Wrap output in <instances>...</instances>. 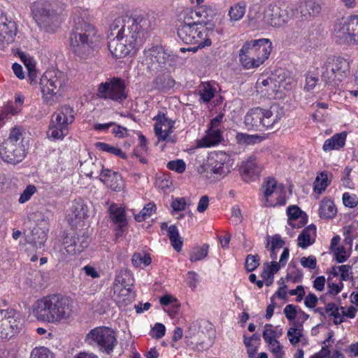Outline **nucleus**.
Here are the masks:
<instances>
[{
  "instance_id": "c9c22d12",
  "label": "nucleus",
  "mask_w": 358,
  "mask_h": 358,
  "mask_svg": "<svg viewBox=\"0 0 358 358\" xmlns=\"http://www.w3.org/2000/svg\"><path fill=\"white\" fill-rule=\"evenodd\" d=\"M346 137L347 133L345 131L334 134L324 141L322 147L324 151L327 152L343 148L345 145Z\"/></svg>"
},
{
  "instance_id": "e433bc0d",
  "label": "nucleus",
  "mask_w": 358,
  "mask_h": 358,
  "mask_svg": "<svg viewBox=\"0 0 358 358\" xmlns=\"http://www.w3.org/2000/svg\"><path fill=\"white\" fill-rule=\"evenodd\" d=\"M337 213L336 207L333 201L329 199H323L320 205L319 215L323 219H332Z\"/></svg>"
},
{
  "instance_id": "a211bd4d",
  "label": "nucleus",
  "mask_w": 358,
  "mask_h": 358,
  "mask_svg": "<svg viewBox=\"0 0 358 358\" xmlns=\"http://www.w3.org/2000/svg\"><path fill=\"white\" fill-rule=\"evenodd\" d=\"M34 215L42 217V214L39 212L35 213ZM48 231V220L43 216L41 222L34 227L29 234L26 235V240L36 250H43Z\"/></svg>"
},
{
  "instance_id": "6ab92c4d",
  "label": "nucleus",
  "mask_w": 358,
  "mask_h": 358,
  "mask_svg": "<svg viewBox=\"0 0 358 358\" xmlns=\"http://www.w3.org/2000/svg\"><path fill=\"white\" fill-rule=\"evenodd\" d=\"M245 44L250 52V55L254 57L258 66L268 58L272 50V43L267 38L252 40L247 41Z\"/></svg>"
},
{
  "instance_id": "1a4fd4ad",
  "label": "nucleus",
  "mask_w": 358,
  "mask_h": 358,
  "mask_svg": "<svg viewBox=\"0 0 358 358\" xmlns=\"http://www.w3.org/2000/svg\"><path fill=\"white\" fill-rule=\"evenodd\" d=\"M321 78L326 85H337L350 73L349 62L344 58H329L322 67Z\"/></svg>"
},
{
  "instance_id": "8fccbe9b",
  "label": "nucleus",
  "mask_w": 358,
  "mask_h": 358,
  "mask_svg": "<svg viewBox=\"0 0 358 358\" xmlns=\"http://www.w3.org/2000/svg\"><path fill=\"white\" fill-rule=\"evenodd\" d=\"M260 258L258 255H248L245 262V267L248 272L255 271L259 265Z\"/></svg>"
},
{
  "instance_id": "b1692460",
  "label": "nucleus",
  "mask_w": 358,
  "mask_h": 358,
  "mask_svg": "<svg viewBox=\"0 0 358 358\" xmlns=\"http://www.w3.org/2000/svg\"><path fill=\"white\" fill-rule=\"evenodd\" d=\"M108 41V50L115 58H123L131 52H135L138 48L132 45L124 42L123 39L118 38V36H110Z\"/></svg>"
},
{
  "instance_id": "2f4dec72",
  "label": "nucleus",
  "mask_w": 358,
  "mask_h": 358,
  "mask_svg": "<svg viewBox=\"0 0 358 358\" xmlns=\"http://www.w3.org/2000/svg\"><path fill=\"white\" fill-rule=\"evenodd\" d=\"M257 87L260 89L262 93L268 96L275 94L279 88V82L275 78H260L257 82Z\"/></svg>"
},
{
  "instance_id": "2eb2a0df",
  "label": "nucleus",
  "mask_w": 358,
  "mask_h": 358,
  "mask_svg": "<svg viewBox=\"0 0 358 358\" xmlns=\"http://www.w3.org/2000/svg\"><path fill=\"white\" fill-rule=\"evenodd\" d=\"M234 160L224 152L212 153L208 157L206 169L217 178H222L229 173L232 169Z\"/></svg>"
},
{
  "instance_id": "f03ea898",
  "label": "nucleus",
  "mask_w": 358,
  "mask_h": 358,
  "mask_svg": "<svg viewBox=\"0 0 358 358\" xmlns=\"http://www.w3.org/2000/svg\"><path fill=\"white\" fill-rule=\"evenodd\" d=\"M180 24L178 27L179 38L186 44L195 45L188 48H181L180 51L196 52L199 49L209 47L212 44L210 36L213 34L211 27H203L192 22L184 20L183 17L178 15Z\"/></svg>"
},
{
  "instance_id": "58836bf2",
  "label": "nucleus",
  "mask_w": 358,
  "mask_h": 358,
  "mask_svg": "<svg viewBox=\"0 0 358 358\" xmlns=\"http://www.w3.org/2000/svg\"><path fill=\"white\" fill-rule=\"evenodd\" d=\"M316 234V227L311 224L303 229L298 237V245L302 248H306L313 244L311 237Z\"/></svg>"
},
{
  "instance_id": "dca6fc26",
  "label": "nucleus",
  "mask_w": 358,
  "mask_h": 358,
  "mask_svg": "<svg viewBox=\"0 0 358 358\" xmlns=\"http://www.w3.org/2000/svg\"><path fill=\"white\" fill-rule=\"evenodd\" d=\"M184 20L192 22L197 25L208 27L207 25L215 15V10L211 6H195L194 9L185 8L178 14Z\"/></svg>"
},
{
  "instance_id": "c756f323",
  "label": "nucleus",
  "mask_w": 358,
  "mask_h": 358,
  "mask_svg": "<svg viewBox=\"0 0 358 358\" xmlns=\"http://www.w3.org/2000/svg\"><path fill=\"white\" fill-rule=\"evenodd\" d=\"M80 169L81 172H83L86 176L90 178H101V173L105 170L99 160L96 159L93 160L92 158L82 162L80 164Z\"/></svg>"
},
{
  "instance_id": "c03bdc74",
  "label": "nucleus",
  "mask_w": 358,
  "mask_h": 358,
  "mask_svg": "<svg viewBox=\"0 0 358 358\" xmlns=\"http://www.w3.org/2000/svg\"><path fill=\"white\" fill-rule=\"evenodd\" d=\"M330 184L328 180L327 174L324 172L320 173L315 178L313 182L314 190L321 194Z\"/></svg>"
},
{
  "instance_id": "e2e57ef3",
  "label": "nucleus",
  "mask_w": 358,
  "mask_h": 358,
  "mask_svg": "<svg viewBox=\"0 0 358 358\" xmlns=\"http://www.w3.org/2000/svg\"><path fill=\"white\" fill-rule=\"evenodd\" d=\"M283 312L289 320H294L296 317V306L293 304H288L284 308Z\"/></svg>"
},
{
  "instance_id": "aec40b11",
  "label": "nucleus",
  "mask_w": 358,
  "mask_h": 358,
  "mask_svg": "<svg viewBox=\"0 0 358 358\" xmlns=\"http://www.w3.org/2000/svg\"><path fill=\"white\" fill-rule=\"evenodd\" d=\"M53 294L36 300L32 306V313L38 320L52 323L53 313Z\"/></svg>"
},
{
  "instance_id": "49530a36",
  "label": "nucleus",
  "mask_w": 358,
  "mask_h": 358,
  "mask_svg": "<svg viewBox=\"0 0 358 358\" xmlns=\"http://www.w3.org/2000/svg\"><path fill=\"white\" fill-rule=\"evenodd\" d=\"M208 245L204 244L201 247L194 248L190 254L189 260L194 262L204 259L208 255Z\"/></svg>"
},
{
  "instance_id": "393cba45",
  "label": "nucleus",
  "mask_w": 358,
  "mask_h": 358,
  "mask_svg": "<svg viewBox=\"0 0 358 358\" xmlns=\"http://www.w3.org/2000/svg\"><path fill=\"white\" fill-rule=\"evenodd\" d=\"M89 206L81 198L73 201L69 214V222L71 225L83 221L89 216Z\"/></svg>"
},
{
  "instance_id": "7c9ffc66",
  "label": "nucleus",
  "mask_w": 358,
  "mask_h": 358,
  "mask_svg": "<svg viewBox=\"0 0 358 358\" xmlns=\"http://www.w3.org/2000/svg\"><path fill=\"white\" fill-rule=\"evenodd\" d=\"M131 287L132 285L128 287L113 289L114 295H116L115 300L120 306H125L134 300L136 294Z\"/></svg>"
},
{
  "instance_id": "473e14b6",
  "label": "nucleus",
  "mask_w": 358,
  "mask_h": 358,
  "mask_svg": "<svg viewBox=\"0 0 358 358\" xmlns=\"http://www.w3.org/2000/svg\"><path fill=\"white\" fill-rule=\"evenodd\" d=\"M2 312L6 313V314H2L3 317L7 319V322H9L10 324H12V330L14 334L20 332L24 325V319L22 317L20 314L13 309L10 310H2Z\"/></svg>"
},
{
  "instance_id": "a878e982",
  "label": "nucleus",
  "mask_w": 358,
  "mask_h": 358,
  "mask_svg": "<svg viewBox=\"0 0 358 358\" xmlns=\"http://www.w3.org/2000/svg\"><path fill=\"white\" fill-rule=\"evenodd\" d=\"M108 210L111 220L116 225V236H121L128 224L125 210L117 204H112Z\"/></svg>"
},
{
  "instance_id": "a18cd8bd",
  "label": "nucleus",
  "mask_w": 358,
  "mask_h": 358,
  "mask_svg": "<svg viewBox=\"0 0 358 358\" xmlns=\"http://www.w3.org/2000/svg\"><path fill=\"white\" fill-rule=\"evenodd\" d=\"M157 210V206L154 203H148L144 208L135 215L134 219L136 222H141L150 217Z\"/></svg>"
},
{
  "instance_id": "09e8293b",
  "label": "nucleus",
  "mask_w": 358,
  "mask_h": 358,
  "mask_svg": "<svg viewBox=\"0 0 358 358\" xmlns=\"http://www.w3.org/2000/svg\"><path fill=\"white\" fill-rule=\"evenodd\" d=\"M272 325L270 324H266L264 327L265 329L263 332V338L264 340L268 343L271 346H274L278 341L275 339L276 336L275 331L271 329Z\"/></svg>"
},
{
  "instance_id": "f257e3e1",
  "label": "nucleus",
  "mask_w": 358,
  "mask_h": 358,
  "mask_svg": "<svg viewBox=\"0 0 358 358\" xmlns=\"http://www.w3.org/2000/svg\"><path fill=\"white\" fill-rule=\"evenodd\" d=\"M156 27L155 19L148 15H122L110 24V36H118L124 42L138 48L143 43L145 34Z\"/></svg>"
},
{
  "instance_id": "13d9d810",
  "label": "nucleus",
  "mask_w": 358,
  "mask_h": 358,
  "mask_svg": "<svg viewBox=\"0 0 358 358\" xmlns=\"http://www.w3.org/2000/svg\"><path fill=\"white\" fill-rule=\"evenodd\" d=\"M332 252L334 254V257L337 262L342 263L347 260L348 256L346 255V251L343 246H338Z\"/></svg>"
},
{
  "instance_id": "3c124183",
  "label": "nucleus",
  "mask_w": 358,
  "mask_h": 358,
  "mask_svg": "<svg viewBox=\"0 0 358 358\" xmlns=\"http://www.w3.org/2000/svg\"><path fill=\"white\" fill-rule=\"evenodd\" d=\"M259 138L257 135H250L247 134L238 133L236 136V141L240 145H251L255 143Z\"/></svg>"
},
{
  "instance_id": "4c0bfd02",
  "label": "nucleus",
  "mask_w": 358,
  "mask_h": 358,
  "mask_svg": "<svg viewBox=\"0 0 358 358\" xmlns=\"http://www.w3.org/2000/svg\"><path fill=\"white\" fill-rule=\"evenodd\" d=\"M222 140L221 132L218 129H209L206 136L201 141L200 145L202 147H211L218 144Z\"/></svg>"
},
{
  "instance_id": "680f3d73",
  "label": "nucleus",
  "mask_w": 358,
  "mask_h": 358,
  "mask_svg": "<svg viewBox=\"0 0 358 358\" xmlns=\"http://www.w3.org/2000/svg\"><path fill=\"white\" fill-rule=\"evenodd\" d=\"M338 270L341 273V278L342 280H348L352 277L351 266L348 264L341 265L338 266Z\"/></svg>"
},
{
  "instance_id": "79ce46f5",
  "label": "nucleus",
  "mask_w": 358,
  "mask_h": 358,
  "mask_svg": "<svg viewBox=\"0 0 358 358\" xmlns=\"http://www.w3.org/2000/svg\"><path fill=\"white\" fill-rule=\"evenodd\" d=\"M167 232L173 248L178 252L180 251L182 246V241L180 237L177 227L176 225H171L169 227Z\"/></svg>"
},
{
  "instance_id": "774afa93",
  "label": "nucleus",
  "mask_w": 358,
  "mask_h": 358,
  "mask_svg": "<svg viewBox=\"0 0 358 358\" xmlns=\"http://www.w3.org/2000/svg\"><path fill=\"white\" fill-rule=\"evenodd\" d=\"M318 301V298L315 294L309 293L304 299L305 305L309 308H313L316 306Z\"/></svg>"
},
{
  "instance_id": "052dcab7",
  "label": "nucleus",
  "mask_w": 358,
  "mask_h": 358,
  "mask_svg": "<svg viewBox=\"0 0 358 358\" xmlns=\"http://www.w3.org/2000/svg\"><path fill=\"white\" fill-rule=\"evenodd\" d=\"M300 262L303 267L310 269H314L317 265L316 258L313 255L302 257Z\"/></svg>"
},
{
  "instance_id": "412c9836",
  "label": "nucleus",
  "mask_w": 358,
  "mask_h": 358,
  "mask_svg": "<svg viewBox=\"0 0 358 358\" xmlns=\"http://www.w3.org/2000/svg\"><path fill=\"white\" fill-rule=\"evenodd\" d=\"M63 245L69 255H76L88 247V237L84 234H67L63 238Z\"/></svg>"
},
{
  "instance_id": "72a5a7b5",
  "label": "nucleus",
  "mask_w": 358,
  "mask_h": 358,
  "mask_svg": "<svg viewBox=\"0 0 358 358\" xmlns=\"http://www.w3.org/2000/svg\"><path fill=\"white\" fill-rule=\"evenodd\" d=\"M321 11V6L315 1L307 0L301 3L300 13L303 20L317 16Z\"/></svg>"
},
{
  "instance_id": "4be33fe9",
  "label": "nucleus",
  "mask_w": 358,
  "mask_h": 358,
  "mask_svg": "<svg viewBox=\"0 0 358 358\" xmlns=\"http://www.w3.org/2000/svg\"><path fill=\"white\" fill-rule=\"evenodd\" d=\"M154 120L156 121L154 127L155 134L158 142L160 141L173 142L169 135L173 131L174 122L166 117L164 114L155 116Z\"/></svg>"
},
{
  "instance_id": "69168bd1",
  "label": "nucleus",
  "mask_w": 358,
  "mask_h": 358,
  "mask_svg": "<svg viewBox=\"0 0 358 358\" xmlns=\"http://www.w3.org/2000/svg\"><path fill=\"white\" fill-rule=\"evenodd\" d=\"M343 204L349 208L355 207L358 202L356 201L355 197L352 196L349 193L345 192L343 194Z\"/></svg>"
},
{
  "instance_id": "c85d7f7f",
  "label": "nucleus",
  "mask_w": 358,
  "mask_h": 358,
  "mask_svg": "<svg viewBox=\"0 0 358 358\" xmlns=\"http://www.w3.org/2000/svg\"><path fill=\"white\" fill-rule=\"evenodd\" d=\"M264 189V202L266 206H273V202L269 200V197L275 192L279 190L280 192H284L285 186L282 184L278 185L277 181L273 178H267L262 185Z\"/></svg>"
},
{
  "instance_id": "20e7f679",
  "label": "nucleus",
  "mask_w": 358,
  "mask_h": 358,
  "mask_svg": "<svg viewBox=\"0 0 358 358\" xmlns=\"http://www.w3.org/2000/svg\"><path fill=\"white\" fill-rule=\"evenodd\" d=\"M28 141L23 137L22 129L13 128L8 138L0 145V156L6 163L17 164L27 156Z\"/></svg>"
},
{
  "instance_id": "4468645a",
  "label": "nucleus",
  "mask_w": 358,
  "mask_h": 358,
  "mask_svg": "<svg viewBox=\"0 0 358 358\" xmlns=\"http://www.w3.org/2000/svg\"><path fill=\"white\" fill-rule=\"evenodd\" d=\"M97 95L99 98L118 103H122L127 97L124 83L117 78L101 83L98 87Z\"/></svg>"
},
{
  "instance_id": "f704fd0d",
  "label": "nucleus",
  "mask_w": 358,
  "mask_h": 358,
  "mask_svg": "<svg viewBox=\"0 0 358 358\" xmlns=\"http://www.w3.org/2000/svg\"><path fill=\"white\" fill-rule=\"evenodd\" d=\"M199 101L207 103L215 96L217 90L215 83L202 82L198 87Z\"/></svg>"
},
{
  "instance_id": "cd10ccee",
  "label": "nucleus",
  "mask_w": 358,
  "mask_h": 358,
  "mask_svg": "<svg viewBox=\"0 0 358 358\" xmlns=\"http://www.w3.org/2000/svg\"><path fill=\"white\" fill-rule=\"evenodd\" d=\"M240 172L243 180L247 182L255 177H258L261 172V168L257 164L256 157L251 156L247 161L242 162Z\"/></svg>"
},
{
  "instance_id": "5701e85b",
  "label": "nucleus",
  "mask_w": 358,
  "mask_h": 358,
  "mask_svg": "<svg viewBox=\"0 0 358 358\" xmlns=\"http://www.w3.org/2000/svg\"><path fill=\"white\" fill-rule=\"evenodd\" d=\"M16 31L15 22L8 20L5 15H0V49L14 41Z\"/></svg>"
},
{
  "instance_id": "603ef678",
  "label": "nucleus",
  "mask_w": 358,
  "mask_h": 358,
  "mask_svg": "<svg viewBox=\"0 0 358 358\" xmlns=\"http://www.w3.org/2000/svg\"><path fill=\"white\" fill-rule=\"evenodd\" d=\"M30 358H53V355L45 347L35 348L31 352Z\"/></svg>"
},
{
  "instance_id": "bf43d9fd",
  "label": "nucleus",
  "mask_w": 358,
  "mask_h": 358,
  "mask_svg": "<svg viewBox=\"0 0 358 358\" xmlns=\"http://www.w3.org/2000/svg\"><path fill=\"white\" fill-rule=\"evenodd\" d=\"M287 215L289 217V220H296L301 216L302 211L301 209L296 206H292L287 208Z\"/></svg>"
},
{
  "instance_id": "a19ab883",
  "label": "nucleus",
  "mask_w": 358,
  "mask_h": 358,
  "mask_svg": "<svg viewBox=\"0 0 358 358\" xmlns=\"http://www.w3.org/2000/svg\"><path fill=\"white\" fill-rule=\"evenodd\" d=\"M246 11V3L239 1L231 6L229 10V16L231 21H239L243 18Z\"/></svg>"
},
{
  "instance_id": "ea45409f",
  "label": "nucleus",
  "mask_w": 358,
  "mask_h": 358,
  "mask_svg": "<svg viewBox=\"0 0 358 358\" xmlns=\"http://www.w3.org/2000/svg\"><path fill=\"white\" fill-rule=\"evenodd\" d=\"M250 54L247 46L244 44L239 52V60L242 66L247 69L258 67L254 57Z\"/></svg>"
},
{
  "instance_id": "9d476101",
  "label": "nucleus",
  "mask_w": 358,
  "mask_h": 358,
  "mask_svg": "<svg viewBox=\"0 0 358 358\" xmlns=\"http://www.w3.org/2000/svg\"><path fill=\"white\" fill-rule=\"evenodd\" d=\"M333 36L339 44L358 45V15H350L336 23Z\"/></svg>"
},
{
  "instance_id": "864d4df0",
  "label": "nucleus",
  "mask_w": 358,
  "mask_h": 358,
  "mask_svg": "<svg viewBox=\"0 0 358 358\" xmlns=\"http://www.w3.org/2000/svg\"><path fill=\"white\" fill-rule=\"evenodd\" d=\"M302 336L303 334L301 330L295 327H291L287 331V336L289 338V342L293 345H296L300 342V338L302 337Z\"/></svg>"
},
{
  "instance_id": "0e129e2a",
  "label": "nucleus",
  "mask_w": 358,
  "mask_h": 358,
  "mask_svg": "<svg viewBox=\"0 0 358 358\" xmlns=\"http://www.w3.org/2000/svg\"><path fill=\"white\" fill-rule=\"evenodd\" d=\"M186 201L185 198H177L171 203V207L173 211H181L185 210Z\"/></svg>"
},
{
  "instance_id": "ddd939ff",
  "label": "nucleus",
  "mask_w": 358,
  "mask_h": 358,
  "mask_svg": "<svg viewBox=\"0 0 358 358\" xmlns=\"http://www.w3.org/2000/svg\"><path fill=\"white\" fill-rule=\"evenodd\" d=\"M86 341L91 345H96L101 350L110 354L117 343L114 331L107 327H98L90 330Z\"/></svg>"
},
{
  "instance_id": "0eeeda50",
  "label": "nucleus",
  "mask_w": 358,
  "mask_h": 358,
  "mask_svg": "<svg viewBox=\"0 0 358 358\" xmlns=\"http://www.w3.org/2000/svg\"><path fill=\"white\" fill-rule=\"evenodd\" d=\"M75 120V111L69 106L64 105L57 109L51 115L48 135L56 140L62 139L68 134L70 125Z\"/></svg>"
},
{
  "instance_id": "bb28decb",
  "label": "nucleus",
  "mask_w": 358,
  "mask_h": 358,
  "mask_svg": "<svg viewBox=\"0 0 358 358\" xmlns=\"http://www.w3.org/2000/svg\"><path fill=\"white\" fill-rule=\"evenodd\" d=\"M100 180L113 191L121 192L124 189V183L122 176L116 171L105 169L101 173Z\"/></svg>"
},
{
  "instance_id": "4d7b16f0",
  "label": "nucleus",
  "mask_w": 358,
  "mask_h": 358,
  "mask_svg": "<svg viewBox=\"0 0 358 358\" xmlns=\"http://www.w3.org/2000/svg\"><path fill=\"white\" fill-rule=\"evenodd\" d=\"M160 304L162 306H168L173 304V308H179L180 306L178 299L171 295L165 294L159 299Z\"/></svg>"
},
{
  "instance_id": "6e6d98bb",
  "label": "nucleus",
  "mask_w": 358,
  "mask_h": 358,
  "mask_svg": "<svg viewBox=\"0 0 358 358\" xmlns=\"http://www.w3.org/2000/svg\"><path fill=\"white\" fill-rule=\"evenodd\" d=\"M36 192V187L34 185H29L23 191L19 198V203H24L28 201L31 196Z\"/></svg>"
},
{
  "instance_id": "f8f14e48",
  "label": "nucleus",
  "mask_w": 358,
  "mask_h": 358,
  "mask_svg": "<svg viewBox=\"0 0 358 358\" xmlns=\"http://www.w3.org/2000/svg\"><path fill=\"white\" fill-rule=\"evenodd\" d=\"M296 10V8L284 3H271L264 10L263 20L268 25L281 27L294 15Z\"/></svg>"
},
{
  "instance_id": "423d86ee",
  "label": "nucleus",
  "mask_w": 358,
  "mask_h": 358,
  "mask_svg": "<svg viewBox=\"0 0 358 358\" xmlns=\"http://www.w3.org/2000/svg\"><path fill=\"white\" fill-rule=\"evenodd\" d=\"M283 115L282 110L277 106L268 110L255 108L246 114L244 122L249 129L264 131L278 124Z\"/></svg>"
},
{
  "instance_id": "f3484780",
  "label": "nucleus",
  "mask_w": 358,
  "mask_h": 358,
  "mask_svg": "<svg viewBox=\"0 0 358 358\" xmlns=\"http://www.w3.org/2000/svg\"><path fill=\"white\" fill-rule=\"evenodd\" d=\"M53 313L52 324H57L69 319L73 312V300L68 296L53 294Z\"/></svg>"
},
{
  "instance_id": "7ed1b4c3",
  "label": "nucleus",
  "mask_w": 358,
  "mask_h": 358,
  "mask_svg": "<svg viewBox=\"0 0 358 358\" xmlns=\"http://www.w3.org/2000/svg\"><path fill=\"white\" fill-rule=\"evenodd\" d=\"M69 40L73 52L80 58H87L97 48L99 36L95 27L82 20L74 25Z\"/></svg>"
},
{
  "instance_id": "39448f33",
  "label": "nucleus",
  "mask_w": 358,
  "mask_h": 358,
  "mask_svg": "<svg viewBox=\"0 0 358 358\" xmlns=\"http://www.w3.org/2000/svg\"><path fill=\"white\" fill-rule=\"evenodd\" d=\"M67 77L59 70L45 72L40 80V87L43 102L53 106L59 101L66 87Z\"/></svg>"
},
{
  "instance_id": "37998d69",
  "label": "nucleus",
  "mask_w": 358,
  "mask_h": 358,
  "mask_svg": "<svg viewBox=\"0 0 358 358\" xmlns=\"http://www.w3.org/2000/svg\"><path fill=\"white\" fill-rule=\"evenodd\" d=\"M94 146L99 150L110 153L122 159L127 158L126 154L120 148L112 146L106 143L96 142Z\"/></svg>"
},
{
  "instance_id": "6e6552de",
  "label": "nucleus",
  "mask_w": 358,
  "mask_h": 358,
  "mask_svg": "<svg viewBox=\"0 0 358 358\" xmlns=\"http://www.w3.org/2000/svg\"><path fill=\"white\" fill-rule=\"evenodd\" d=\"M33 17L38 26L46 32H53L59 23V15L49 1L41 0L31 6Z\"/></svg>"
},
{
  "instance_id": "9b49d317",
  "label": "nucleus",
  "mask_w": 358,
  "mask_h": 358,
  "mask_svg": "<svg viewBox=\"0 0 358 358\" xmlns=\"http://www.w3.org/2000/svg\"><path fill=\"white\" fill-rule=\"evenodd\" d=\"M174 56L166 52L161 46L145 50L142 64L150 72H157L172 66Z\"/></svg>"
},
{
  "instance_id": "5fc2aeb1",
  "label": "nucleus",
  "mask_w": 358,
  "mask_h": 358,
  "mask_svg": "<svg viewBox=\"0 0 358 358\" xmlns=\"http://www.w3.org/2000/svg\"><path fill=\"white\" fill-rule=\"evenodd\" d=\"M166 166L169 170L175 171L179 173H183L186 169L185 163L182 159L171 161L168 162Z\"/></svg>"
},
{
  "instance_id": "338daca9",
  "label": "nucleus",
  "mask_w": 358,
  "mask_h": 358,
  "mask_svg": "<svg viewBox=\"0 0 358 358\" xmlns=\"http://www.w3.org/2000/svg\"><path fill=\"white\" fill-rule=\"evenodd\" d=\"M318 82V78L313 74L308 73L306 76V83L305 85V88L310 91L313 90L317 85Z\"/></svg>"
},
{
  "instance_id": "de8ad7c7",
  "label": "nucleus",
  "mask_w": 358,
  "mask_h": 358,
  "mask_svg": "<svg viewBox=\"0 0 358 358\" xmlns=\"http://www.w3.org/2000/svg\"><path fill=\"white\" fill-rule=\"evenodd\" d=\"M12 324L7 322V319L1 318L0 320V336L3 338H12L15 334L12 330Z\"/></svg>"
}]
</instances>
